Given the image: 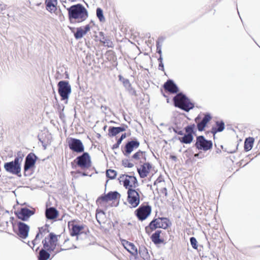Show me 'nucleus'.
I'll return each instance as SVG.
<instances>
[{
    "instance_id": "nucleus-21",
    "label": "nucleus",
    "mask_w": 260,
    "mask_h": 260,
    "mask_svg": "<svg viewBox=\"0 0 260 260\" xmlns=\"http://www.w3.org/2000/svg\"><path fill=\"white\" fill-rule=\"evenodd\" d=\"M69 227L70 229V234L72 236H76V240L78 239V235L81 231V226L75 225L73 223H69Z\"/></svg>"
},
{
    "instance_id": "nucleus-41",
    "label": "nucleus",
    "mask_w": 260,
    "mask_h": 260,
    "mask_svg": "<svg viewBox=\"0 0 260 260\" xmlns=\"http://www.w3.org/2000/svg\"><path fill=\"white\" fill-rule=\"evenodd\" d=\"M206 124H205L204 122H203L202 121L200 122H199L197 124V127L199 131H203L206 126Z\"/></svg>"
},
{
    "instance_id": "nucleus-10",
    "label": "nucleus",
    "mask_w": 260,
    "mask_h": 260,
    "mask_svg": "<svg viewBox=\"0 0 260 260\" xmlns=\"http://www.w3.org/2000/svg\"><path fill=\"white\" fill-rule=\"evenodd\" d=\"M140 146V142L137 140L128 141L124 148L123 154L125 156H128L132 152Z\"/></svg>"
},
{
    "instance_id": "nucleus-49",
    "label": "nucleus",
    "mask_w": 260,
    "mask_h": 260,
    "mask_svg": "<svg viewBox=\"0 0 260 260\" xmlns=\"http://www.w3.org/2000/svg\"><path fill=\"white\" fill-rule=\"evenodd\" d=\"M96 16H103V11L101 8H98L96 9Z\"/></svg>"
},
{
    "instance_id": "nucleus-50",
    "label": "nucleus",
    "mask_w": 260,
    "mask_h": 260,
    "mask_svg": "<svg viewBox=\"0 0 260 260\" xmlns=\"http://www.w3.org/2000/svg\"><path fill=\"white\" fill-rule=\"evenodd\" d=\"M72 174L74 178H77L80 175V173L79 172H76L75 171H72Z\"/></svg>"
},
{
    "instance_id": "nucleus-27",
    "label": "nucleus",
    "mask_w": 260,
    "mask_h": 260,
    "mask_svg": "<svg viewBox=\"0 0 260 260\" xmlns=\"http://www.w3.org/2000/svg\"><path fill=\"white\" fill-rule=\"evenodd\" d=\"M193 139V135L188 134H185L183 137L178 138L180 142L184 144H190L192 141Z\"/></svg>"
},
{
    "instance_id": "nucleus-35",
    "label": "nucleus",
    "mask_w": 260,
    "mask_h": 260,
    "mask_svg": "<svg viewBox=\"0 0 260 260\" xmlns=\"http://www.w3.org/2000/svg\"><path fill=\"white\" fill-rule=\"evenodd\" d=\"M117 173L115 170H108L106 172V176L107 177L112 179H114L116 176Z\"/></svg>"
},
{
    "instance_id": "nucleus-16",
    "label": "nucleus",
    "mask_w": 260,
    "mask_h": 260,
    "mask_svg": "<svg viewBox=\"0 0 260 260\" xmlns=\"http://www.w3.org/2000/svg\"><path fill=\"white\" fill-rule=\"evenodd\" d=\"M151 167V165L149 162L143 163V164L141 166L140 168L137 169L140 177L141 178H144L147 177Z\"/></svg>"
},
{
    "instance_id": "nucleus-39",
    "label": "nucleus",
    "mask_w": 260,
    "mask_h": 260,
    "mask_svg": "<svg viewBox=\"0 0 260 260\" xmlns=\"http://www.w3.org/2000/svg\"><path fill=\"white\" fill-rule=\"evenodd\" d=\"M211 115L207 113L205 115V116L201 121L205 124H207V123L211 120Z\"/></svg>"
},
{
    "instance_id": "nucleus-42",
    "label": "nucleus",
    "mask_w": 260,
    "mask_h": 260,
    "mask_svg": "<svg viewBox=\"0 0 260 260\" xmlns=\"http://www.w3.org/2000/svg\"><path fill=\"white\" fill-rule=\"evenodd\" d=\"M122 83L126 89L128 87H130V86L131 85L129 81L127 79H123L122 80Z\"/></svg>"
},
{
    "instance_id": "nucleus-54",
    "label": "nucleus",
    "mask_w": 260,
    "mask_h": 260,
    "mask_svg": "<svg viewBox=\"0 0 260 260\" xmlns=\"http://www.w3.org/2000/svg\"><path fill=\"white\" fill-rule=\"evenodd\" d=\"M88 15L86 10L82 7V16H87Z\"/></svg>"
},
{
    "instance_id": "nucleus-22",
    "label": "nucleus",
    "mask_w": 260,
    "mask_h": 260,
    "mask_svg": "<svg viewBox=\"0 0 260 260\" xmlns=\"http://www.w3.org/2000/svg\"><path fill=\"white\" fill-rule=\"evenodd\" d=\"M46 9L51 13H54L57 10V0H46Z\"/></svg>"
},
{
    "instance_id": "nucleus-17",
    "label": "nucleus",
    "mask_w": 260,
    "mask_h": 260,
    "mask_svg": "<svg viewBox=\"0 0 260 260\" xmlns=\"http://www.w3.org/2000/svg\"><path fill=\"white\" fill-rule=\"evenodd\" d=\"M91 161L90 157L87 152L82 153V176H89L91 175H88L83 171L84 168H89L91 166Z\"/></svg>"
},
{
    "instance_id": "nucleus-4",
    "label": "nucleus",
    "mask_w": 260,
    "mask_h": 260,
    "mask_svg": "<svg viewBox=\"0 0 260 260\" xmlns=\"http://www.w3.org/2000/svg\"><path fill=\"white\" fill-rule=\"evenodd\" d=\"M127 202L131 208L137 207L140 203V195L134 189L129 188L127 190Z\"/></svg>"
},
{
    "instance_id": "nucleus-64",
    "label": "nucleus",
    "mask_w": 260,
    "mask_h": 260,
    "mask_svg": "<svg viewBox=\"0 0 260 260\" xmlns=\"http://www.w3.org/2000/svg\"><path fill=\"white\" fill-rule=\"evenodd\" d=\"M82 234L84 233V231L85 230V228H84V226L82 225Z\"/></svg>"
},
{
    "instance_id": "nucleus-55",
    "label": "nucleus",
    "mask_w": 260,
    "mask_h": 260,
    "mask_svg": "<svg viewBox=\"0 0 260 260\" xmlns=\"http://www.w3.org/2000/svg\"><path fill=\"white\" fill-rule=\"evenodd\" d=\"M158 69L159 70L164 71V66L162 62L159 63Z\"/></svg>"
},
{
    "instance_id": "nucleus-43",
    "label": "nucleus",
    "mask_w": 260,
    "mask_h": 260,
    "mask_svg": "<svg viewBox=\"0 0 260 260\" xmlns=\"http://www.w3.org/2000/svg\"><path fill=\"white\" fill-rule=\"evenodd\" d=\"M75 37L76 39H79L81 38V28L79 27L77 28V31L74 34Z\"/></svg>"
},
{
    "instance_id": "nucleus-12",
    "label": "nucleus",
    "mask_w": 260,
    "mask_h": 260,
    "mask_svg": "<svg viewBox=\"0 0 260 260\" xmlns=\"http://www.w3.org/2000/svg\"><path fill=\"white\" fill-rule=\"evenodd\" d=\"M18 232L17 235L22 239H25L28 237L29 231V226L26 223L19 221L17 222Z\"/></svg>"
},
{
    "instance_id": "nucleus-61",
    "label": "nucleus",
    "mask_w": 260,
    "mask_h": 260,
    "mask_svg": "<svg viewBox=\"0 0 260 260\" xmlns=\"http://www.w3.org/2000/svg\"><path fill=\"white\" fill-rule=\"evenodd\" d=\"M119 80L122 82V80L123 79H125V78H123V77L121 75L118 76Z\"/></svg>"
},
{
    "instance_id": "nucleus-1",
    "label": "nucleus",
    "mask_w": 260,
    "mask_h": 260,
    "mask_svg": "<svg viewBox=\"0 0 260 260\" xmlns=\"http://www.w3.org/2000/svg\"><path fill=\"white\" fill-rule=\"evenodd\" d=\"M174 106L186 112H188L194 107L193 103L182 93H178L174 98Z\"/></svg>"
},
{
    "instance_id": "nucleus-37",
    "label": "nucleus",
    "mask_w": 260,
    "mask_h": 260,
    "mask_svg": "<svg viewBox=\"0 0 260 260\" xmlns=\"http://www.w3.org/2000/svg\"><path fill=\"white\" fill-rule=\"evenodd\" d=\"M43 229V228H39V232L36 236L35 239L31 242V243L33 245V247L37 243V241L39 239V237L40 235H42V230Z\"/></svg>"
},
{
    "instance_id": "nucleus-60",
    "label": "nucleus",
    "mask_w": 260,
    "mask_h": 260,
    "mask_svg": "<svg viewBox=\"0 0 260 260\" xmlns=\"http://www.w3.org/2000/svg\"><path fill=\"white\" fill-rule=\"evenodd\" d=\"M125 138H126V134H122V135L121 136L120 138L123 140Z\"/></svg>"
},
{
    "instance_id": "nucleus-13",
    "label": "nucleus",
    "mask_w": 260,
    "mask_h": 260,
    "mask_svg": "<svg viewBox=\"0 0 260 260\" xmlns=\"http://www.w3.org/2000/svg\"><path fill=\"white\" fill-rule=\"evenodd\" d=\"M69 148L76 152H81V141L77 139L69 138L67 140Z\"/></svg>"
},
{
    "instance_id": "nucleus-48",
    "label": "nucleus",
    "mask_w": 260,
    "mask_h": 260,
    "mask_svg": "<svg viewBox=\"0 0 260 260\" xmlns=\"http://www.w3.org/2000/svg\"><path fill=\"white\" fill-rule=\"evenodd\" d=\"M121 242H122L123 246H124V247L125 249L127 248V247L130 245V244H131V242H129L128 241H127L125 240H123L121 241Z\"/></svg>"
},
{
    "instance_id": "nucleus-32",
    "label": "nucleus",
    "mask_w": 260,
    "mask_h": 260,
    "mask_svg": "<svg viewBox=\"0 0 260 260\" xmlns=\"http://www.w3.org/2000/svg\"><path fill=\"white\" fill-rule=\"evenodd\" d=\"M23 155L22 152L19 151L17 153V156L15 158L14 161H12L14 164L20 166L21 163L23 160Z\"/></svg>"
},
{
    "instance_id": "nucleus-57",
    "label": "nucleus",
    "mask_w": 260,
    "mask_h": 260,
    "mask_svg": "<svg viewBox=\"0 0 260 260\" xmlns=\"http://www.w3.org/2000/svg\"><path fill=\"white\" fill-rule=\"evenodd\" d=\"M119 145L117 144V143H115V144H114L112 146V149H117L119 147Z\"/></svg>"
},
{
    "instance_id": "nucleus-26",
    "label": "nucleus",
    "mask_w": 260,
    "mask_h": 260,
    "mask_svg": "<svg viewBox=\"0 0 260 260\" xmlns=\"http://www.w3.org/2000/svg\"><path fill=\"white\" fill-rule=\"evenodd\" d=\"M145 153V151L139 150L132 155L131 157V160H140L141 158H144V160H146Z\"/></svg>"
},
{
    "instance_id": "nucleus-6",
    "label": "nucleus",
    "mask_w": 260,
    "mask_h": 260,
    "mask_svg": "<svg viewBox=\"0 0 260 260\" xmlns=\"http://www.w3.org/2000/svg\"><path fill=\"white\" fill-rule=\"evenodd\" d=\"M58 93L62 100L68 99L71 92V87L67 81H60L58 83Z\"/></svg>"
},
{
    "instance_id": "nucleus-45",
    "label": "nucleus",
    "mask_w": 260,
    "mask_h": 260,
    "mask_svg": "<svg viewBox=\"0 0 260 260\" xmlns=\"http://www.w3.org/2000/svg\"><path fill=\"white\" fill-rule=\"evenodd\" d=\"M90 27L91 26L90 24H88L85 26L84 29H82V36L86 34L90 30Z\"/></svg>"
},
{
    "instance_id": "nucleus-59",
    "label": "nucleus",
    "mask_w": 260,
    "mask_h": 260,
    "mask_svg": "<svg viewBox=\"0 0 260 260\" xmlns=\"http://www.w3.org/2000/svg\"><path fill=\"white\" fill-rule=\"evenodd\" d=\"M122 141V140L120 138L118 139L117 141V144H118L119 145L121 143V142Z\"/></svg>"
},
{
    "instance_id": "nucleus-3",
    "label": "nucleus",
    "mask_w": 260,
    "mask_h": 260,
    "mask_svg": "<svg viewBox=\"0 0 260 260\" xmlns=\"http://www.w3.org/2000/svg\"><path fill=\"white\" fill-rule=\"evenodd\" d=\"M57 236L53 233L49 234L43 241L44 248L49 251H53L55 249L57 243Z\"/></svg>"
},
{
    "instance_id": "nucleus-20",
    "label": "nucleus",
    "mask_w": 260,
    "mask_h": 260,
    "mask_svg": "<svg viewBox=\"0 0 260 260\" xmlns=\"http://www.w3.org/2000/svg\"><path fill=\"white\" fill-rule=\"evenodd\" d=\"M69 16H78L81 14V4L73 5L68 9Z\"/></svg>"
},
{
    "instance_id": "nucleus-5",
    "label": "nucleus",
    "mask_w": 260,
    "mask_h": 260,
    "mask_svg": "<svg viewBox=\"0 0 260 260\" xmlns=\"http://www.w3.org/2000/svg\"><path fill=\"white\" fill-rule=\"evenodd\" d=\"M135 212L139 220L143 221L146 219L150 214L151 212V207L148 204H142Z\"/></svg>"
},
{
    "instance_id": "nucleus-18",
    "label": "nucleus",
    "mask_w": 260,
    "mask_h": 260,
    "mask_svg": "<svg viewBox=\"0 0 260 260\" xmlns=\"http://www.w3.org/2000/svg\"><path fill=\"white\" fill-rule=\"evenodd\" d=\"M165 90L172 93H177L178 91V88L176 84L172 80H168L164 85Z\"/></svg>"
},
{
    "instance_id": "nucleus-58",
    "label": "nucleus",
    "mask_w": 260,
    "mask_h": 260,
    "mask_svg": "<svg viewBox=\"0 0 260 260\" xmlns=\"http://www.w3.org/2000/svg\"><path fill=\"white\" fill-rule=\"evenodd\" d=\"M158 61L159 63L162 62V57L161 54L160 55L159 57L158 58Z\"/></svg>"
},
{
    "instance_id": "nucleus-38",
    "label": "nucleus",
    "mask_w": 260,
    "mask_h": 260,
    "mask_svg": "<svg viewBox=\"0 0 260 260\" xmlns=\"http://www.w3.org/2000/svg\"><path fill=\"white\" fill-rule=\"evenodd\" d=\"M190 242L192 248L194 249H197V241L194 237H192L190 238Z\"/></svg>"
},
{
    "instance_id": "nucleus-2",
    "label": "nucleus",
    "mask_w": 260,
    "mask_h": 260,
    "mask_svg": "<svg viewBox=\"0 0 260 260\" xmlns=\"http://www.w3.org/2000/svg\"><path fill=\"white\" fill-rule=\"evenodd\" d=\"M169 226V220L165 217H158L153 219L149 225L145 228L147 233L155 230L157 228L166 229Z\"/></svg>"
},
{
    "instance_id": "nucleus-52",
    "label": "nucleus",
    "mask_w": 260,
    "mask_h": 260,
    "mask_svg": "<svg viewBox=\"0 0 260 260\" xmlns=\"http://www.w3.org/2000/svg\"><path fill=\"white\" fill-rule=\"evenodd\" d=\"M43 229L42 230V234L43 233H47L49 232V230H48V227L47 224H46L45 227H43Z\"/></svg>"
},
{
    "instance_id": "nucleus-9",
    "label": "nucleus",
    "mask_w": 260,
    "mask_h": 260,
    "mask_svg": "<svg viewBox=\"0 0 260 260\" xmlns=\"http://www.w3.org/2000/svg\"><path fill=\"white\" fill-rule=\"evenodd\" d=\"M34 214V210H30L25 207L21 208L20 210H17L16 213L17 217L23 221L27 220Z\"/></svg>"
},
{
    "instance_id": "nucleus-23",
    "label": "nucleus",
    "mask_w": 260,
    "mask_h": 260,
    "mask_svg": "<svg viewBox=\"0 0 260 260\" xmlns=\"http://www.w3.org/2000/svg\"><path fill=\"white\" fill-rule=\"evenodd\" d=\"M46 217L48 219H54L58 215L57 210L54 207L47 208L45 212Z\"/></svg>"
},
{
    "instance_id": "nucleus-47",
    "label": "nucleus",
    "mask_w": 260,
    "mask_h": 260,
    "mask_svg": "<svg viewBox=\"0 0 260 260\" xmlns=\"http://www.w3.org/2000/svg\"><path fill=\"white\" fill-rule=\"evenodd\" d=\"M70 21L71 23H74L77 21L79 22L80 19H81V17H69Z\"/></svg>"
},
{
    "instance_id": "nucleus-8",
    "label": "nucleus",
    "mask_w": 260,
    "mask_h": 260,
    "mask_svg": "<svg viewBox=\"0 0 260 260\" xmlns=\"http://www.w3.org/2000/svg\"><path fill=\"white\" fill-rule=\"evenodd\" d=\"M195 146L199 150L207 151L212 148L213 144L211 141L205 139L203 136H200L197 137Z\"/></svg>"
},
{
    "instance_id": "nucleus-51",
    "label": "nucleus",
    "mask_w": 260,
    "mask_h": 260,
    "mask_svg": "<svg viewBox=\"0 0 260 260\" xmlns=\"http://www.w3.org/2000/svg\"><path fill=\"white\" fill-rule=\"evenodd\" d=\"M161 192L164 194L166 197L168 196L167 189L166 187H164L161 189Z\"/></svg>"
},
{
    "instance_id": "nucleus-14",
    "label": "nucleus",
    "mask_w": 260,
    "mask_h": 260,
    "mask_svg": "<svg viewBox=\"0 0 260 260\" xmlns=\"http://www.w3.org/2000/svg\"><path fill=\"white\" fill-rule=\"evenodd\" d=\"M37 158V156L33 153H30L27 155L24 166V173L35 165Z\"/></svg>"
},
{
    "instance_id": "nucleus-11",
    "label": "nucleus",
    "mask_w": 260,
    "mask_h": 260,
    "mask_svg": "<svg viewBox=\"0 0 260 260\" xmlns=\"http://www.w3.org/2000/svg\"><path fill=\"white\" fill-rule=\"evenodd\" d=\"M120 196V194L117 191H110L106 194L100 197L96 200V203L101 204L104 202L115 200Z\"/></svg>"
},
{
    "instance_id": "nucleus-34",
    "label": "nucleus",
    "mask_w": 260,
    "mask_h": 260,
    "mask_svg": "<svg viewBox=\"0 0 260 260\" xmlns=\"http://www.w3.org/2000/svg\"><path fill=\"white\" fill-rule=\"evenodd\" d=\"M195 125L194 124L187 125L184 128L186 134L192 135L194 133V129Z\"/></svg>"
},
{
    "instance_id": "nucleus-19",
    "label": "nucleus",
    "mask_w": 260,
    "mask_h": 260,
    "mask_svg": "<svg viewBox=\"0 0 260 260\" xmlns=\"http://www.w3.org/2000/svg\"><path fill=\"white\" fill-rule=\"evenodd\" d=\"M127 127V126L124 124L122 125L119 127H114V126H110L109 128V133L108 135L110 137H114L116 136L117 134L120 133V132H124L126 130V128Z\"/></svg>"
},
{
    "instance_id": "nucleus-53",
    "label": "nucleus",
    "mask_w": 260,
    "mask_h": 260,
    "mask_svg": "<svg viewBox=\"0 0 260 260\" xmlns=\"http://www.w3.org/2000/svg\"><path fill=\"white\" fill-rule=\"evenodd\" d=\"M174 132L175 133H177L178 134V135H184V133L182 131H178L175 128H174Z\"/></svg>"
},
{
    "instance_id": "nucleus-30",
    "label": "nucleus",
    "mask_w": 260,
    "mask_h": 260,
    "mask_svg": "<svg viewBox=\"0 0 260 260\" xmlns=\"http://www.w3.org/2000/svg\"><path fill=\"white\" fill-rule=\"evenodd\" d=\"M254 139L252 138L246 139L244 143V149L246 151L251 150L253 147Z\"/></svg>"
},
{
    "instance_id": "nucleus-28",
    "label": "nucleus",
    "mask_w": 260,
    "mask_h": 260,
    "mask_svg": "<svg viewBox=\"0 0 260 260\" xmlns=\"http://www.w3.org/2000/svg\"><path fill=\"white\" fill-rule=\"evenodd\" d=\"M46 249H42L40 252L38 256L39 260H47L50 256V253Z\"/></svg>"
},
{
    "instance_id": "nucleus-25",
    "label": "nucleus",
    "mask_w": 260,
    "mask_h": 260,
    "mask_svg": "<svg viewBox=\"0 0 260 260\" xmlns=\"http://www.w3.org/2000/svg\"><path fill=\"white\" fill-rule=\"evenodd\" d=\"M161 233V230H157L154 233H153L151 239L152 241L155 244H159L163 242V240L159 238L160 234Z\"/></svg>"
},
{
    "instance_id": "nucleus-62",
    "label": "nucleus",
    "mask_w": 260,
    "mask_h": 260,
    "mask_svg": "<svg viewBox=\"0 0 260 260\" xmlns=\"http://www.w3.org/2000/svg\"><path fill=\"white\" fill-rule=\"evenodd\" d=\"M105 17H98V18L99 19V20H100V21L101 22L104 21H105Z\"/></svg>"
},
{
    "instance_id": "nucleus-29",
    "label": "nucleus",
    "mask_w": 260,
    "mask_h": 260,
    "mask_svg": "<svg viewBox=\"0 0 260 260\" xmlns=\"http://www.w3.org/2000/svg\"><path fill=\"white\" fill-rule=\"evenodd\" d=\"M216 125L217 128L213 127L212 128V133L215 135L217 132H222L224 128V123L223 121H217Z\"/></svg>"
},
{
    "instance_id": "nucleus-44",
    "label": "nucleus",
    "mask_w": 260,
    "mask_h": 260,
    "mask_svg": "<svg viewBox=\"0 0 260 260\" xmlns=\"http://www.w3.org/2000/svg\"><path fill=\"white\" fill-rule=\"evenodd\" d=\"M156 50L157 52L159 55H161L162 54L161 46V45L159 44V43L158 41L156 42Z\"/></svg>"
},
{
    "instance_id": "nucleus-7",
    "label": "nucleus",
    "mask_w": 260,
    "mask_h": 260,
    "mask_svg": "<svg viewBox=\"0 0 260 260\" xmlns=\"http://www.w3.org/2000/svg\"><path fill=\"white\" fill-rule=\"evenodd\" d=\"M123 181V186L128 190L129 188L134 189L138 186L136 177L128 175H122L120 177V181Z\"/></svg>"
},
{
    "instance_id": "nucleus-40",
    "label": "nucleus",
    "mask_w": 260,
    "mask_h": 260,
    "mask_svg": "<svg viewBox=\"0 0 260 260\" xmlns=\"http://www.w3.org/2000/svg\"><path fill=\"white\" fill-rule=\"evenodd\" d=\"M122 165L124 167L128 168H133L134 166V165L130 162L127 159L123 160L122 161Z\"/></svg>"
},
{
    "instance_id": "nucleus-46",
    "label": "nucleus",
    "mask_w": 260,
    "mask_h": 260,
    "mask_svg": "<svg viewBox=\"0 0 260 260\" xmlns=\"http://www.w3.org/2000/svg\"><path fill=\"white\" fill-rule=\"evenodd\" d=\"M132 95H136V90L132 87V85L130 86V87H128L126 89Z\"/></svg>"
},
{
    "instance_id": "nucleus-24",
    "label": "nucleus",
    "mask_w": 260,
    "mask_h": 260,
    "mask_svg": "<svg viewBox=\"0 0 260 260\" xmlns=\"http://www.w3.org/2000/svg\"><path fill=\"white\" fill-rule=\"evenodd\" d=\"M100 36L102 37V38H101L100 39V41L101 43H102L103 44V45L105 46H107L109 48H113L114 47V44H113V42L109 38L104 37L103 32H101L100 33Z\"/></svg>"
},
{
    "instance_id": "nucleus-31",
    "label": "nucleus",
    "mask_w": 260,
    "mask_h": 260,
    "mask_svg": "<svg viewBox=\"0 0 260 260\" xmlns=\"http://www.w3.org/2000/svg\"><path fill=\"white\" fill-rule=\"evenodd\" d=\"M105 218V215L104 211L102 210H96V219L98 222L101 224L102 223L104 222V219Z\"/></svg>"
},
{
    "instance_id": "nucleus-36",
    "label": "nucleus",
    "mask_w": 260,
    "mask_h": 260,
    "mask_svg": "<svg viewBox=\"0 0 260 260\" xmlns=\"http://www.w3.org/2000/svg\"><path fill=\"white\" fill-rule=\"evenodd\" d=\"M73 167H76L77 166L81 168V155L77 157L76 159L72 163Z\"/></svg>"
},
{
    "instance_id": "nucleus-63",
    "label": "nucleus",
    "mask_w": 260,
    "mask_h": 260,
    "mask_svg": "<svg viewBox=\"0 0 260 260\" xmlns=\"http://www.w3.org/2000/svg\"><path fill=\"white\" fill-rule=\"evenodd\" d=\"M194 156L196 157H199V153H196L194 155Z\"/></svg>"
},
{
    "instance_id": "nucleus-56",
    "label": "nucleus",
    "mask_w": 260,
    "mask_h": 260,
    "mask_svg": "<svg viewBox=\"0 0 260 260\" xmlns=\"http://www.w3.org/2000/svg\"><path fill=\"white\" fill-rule=\"evenodd\" d=\"M6 8V6L2 4L1 2H0V11H2L3 10Z\"/></svg>"
},
{
    "instance_id": "nucleus-33",
    "label": "nucleus",
    "mask_w": 260,
    "mask_h": 260,
    "mask_svg": "<svg viewBox=\"0 0 260 260\" xmlns=\"http://www.w3.org/2000/svg\"><path fill=\"white\" fill-rule=\"evenodd\" d=\"M126 249L132 255H136L138 254V250L135 245L131 243Z\"/></svg>"
},
{
    "instance_id": "nucleus-15",
    "label": "nucleus",
    "mask_w": 260,
    "mask_h": 260,
    "mask_svg": "<svg viewBox=\"0 0 260 260\" xmlns=\"http://www.w3.org/2000/svg\"><path fill=\"white\" fill-rule=\"evenodd\" d=\"M4 167L7 172L13 174L18 175L21 171V167L14 164L12 161L5 163Z\"/></svg>"
}]
</instances>
